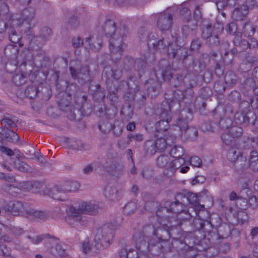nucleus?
<instances>
[{"instance_id":"1","label":"nucleus","mask_w":258,"mask_h":258,"mask_svg":"<svg viewBox=\"0 0 258 258\" xmlns=\"http://www.w3.org/2000/svg\"><path fill=\"white\" fill-rule=\"evenodd\" d=\"M97 208V206L95 202H82L79 204L78 209L71 207L67 210V211L69 217L67 221L73 226L82 225L80 214H93L95 212Z\"/></svg>"},{"instance_id":"2","label":"nucleus","mask_w":258,"mask_h":258,"mask_svg":"<svg viewBox=\"0 0 258 258\" xmlns=\"http://www.w3.org/2000/svg\"><path fill=\"white\" fill-rule=\"evenodd\" d=\"M114 230L115 228L111 224L103 225L96 231L95 236V242L97 244L100 242L102 244L104 243L106 245L110 244L113 240Z\"/></svg>"},{"instance_id":"3","label":"nucleus","mask_w":258,"mask_h":258,"mask_svg":"<svg viewBox=\"0 0 258 258\" xmlns=\"http://www.w3.org/2000/svg\"><path fill=\"white\" fill-rule=\"evenodd\" d=\"M159 138L156 140L155 144L152 141H148L145 144V149L149 154H153L157 151H163L167 144L165 139L161 138V136L157 137Z\"/></svg>"},{"instance_id":"4","label":"nucleus","mask_w":258,"mask_h":258,"mask_svg":"<svg viewBox=\"0 0 258 258\" xmlns=\"http://www.w3.org/2000/svg\"><path fill=\"white\" fill-rule=\"evenodd\" d=\"M123 46V43L122 37H113L111 38L110 41V49L112 54V56L113 57L114 55H116L115 57H114V58L117 59L121 56Z\"/></svg>"},{"instance_id":"5","label":"nucleus","mask_w":258,"mask_h":258,"mask_svg":"<svg viewBox=\"0 0 258 258\" xmlns=\"http://www.w3.org/2000/svg\"><path fill=\"white\" fill-rule=\"evenodd\" d=\"M161 120L156 124L157 129V137L160 134H163L168 127V123L171 119V116L168 112H162L160 115Z\"/></svg>"},{"instance_id":"6","label":"nucleus","mask_w":258,"mask_h":258,"mask_svg":"<svg viewBox=\"0 0 258 258\" xmlns=\"http://www.w3.org/2000/svg\"><path fill=\"white\" fill-rule=\"evenodd\" d=\"M104 196L109 200L114 201L120 198L118 191L114 187L107 186L104 190Z\"/></svg>"},{"instance_id":"7","label":"nucleus","mask_w":258,"mask_h":258,"mask_svg":"<svg viewBox=\"0 0 258 258\" xmlns=\"http://www.w3.org/2000/svg\"><path fill=\"white\" fill-rule=\"evenodd\" d=\"M171 25V16L168 15L167 16L161 17L159 18L158 25L161 30H166L170 28Z\"/></svg>"},{"instance_id":"8","label":"nucleus","mask_w":258,"mask_h":258,"mask_svg":"<svg viewBox=\"0 0 258 258\" xmlns=\"http://www.w3.org/2000/svg\"><path fill=\"white\" fill-rule=\"evenodd\" d=\"M90 41H93V40L90 38H86L85 40L82 41L79 37H76L74 38L73 40V45L75 47H78L82 44L84 45L85 47L90 46L91 48H92L93 49L97 50V49L95 48V46L92 47Z\"/></svg>"},{"instance_id":"9","label":"nucleus","mask_w":258,"mask_h":258,"mask_svg":"<svg viewBox=\"0 0 258 258\" xmlns=\"http://www.w3.org/2000/svg\"><path fill=\"white\" fill-rule=\"evenodd\" d=\"M184 163L185 161L183 158L181 157L175 158L174 159L171 161L167 167L170 168L171 172L172 173L175 170L180 168Z\"/></svg>"},{"instance_id":"10","label":"nucleus","mask_w":258,"mask_h":258,"mask_svg":"<svg viewBox=\"0 0 258 258\" xmlns=\"http://www.w3.org/2000/svg\"><path fill=\"white\" fill-rule=\"evenodd\" d=\"M79 188V184L76 181H67L65 183L64 188L62 190L64 192L74 191Z\"/></svg>"},{"instance_id":"11","label":"nucleus","mask_w":258,"mask_h":258,"mask_svg":"<svg viewBox=\"0 0 258 258\" xmlns=\"http://www.w3.org/2000/svg\"><path fill=\"white\" fill-rule=\"evenodd\" d=\"M187 199L189 203L195 206V210L196 212L198 210L201 211L204 208L203 206L198 204V198L196 194H191L189 195Z\"/></svg>"},{"instance_id":"12","label":"nucleus","mask_w":258,"mask_h":258,"mask_svg":"<svg viewBox=\"0 0 258 258\" xmlns=\"http://www.w3.org/2000/svg\"><path fill=\"white\" fill-rule=\"evenodd\" d=\"M184 153L183 149L180 146H175L173 147L170 152V155L173 157H181Z\"/></svg>"},{"instance_id":"13","label":"nucleus","mask_w":258,"mask_h":258,"mask_svg":"<svg viewBox=\"0 0 258 258\" xmlns=\"http://www.w3.org/2000/svg\"><path fill=\"white\" fill-rule=\"evenodd\" d=\"M104 31L107 35H111L115 31L114 24L111 21L107 22L104 26Z\"/></svg>"},{"instance_id":"14","label":"nucleus","mask_w":258,"mask_h":258,"mask_svg":"<svg viewBox=\"0 0 258 258\" xmlns=\"http://www.w3.org/2000/svg\"><path fill=\"white\" fill-rule=\"evenodd\" d=\"M136 209V205L134 202L127 203L123 208V212L125 214L130 215L133 213Z\"/></svg>"},{"instance_id":"15","label":"nucleus","mask_w":258,"mask_h":258,"mask_svg":"<svg viewBox=\"0 0 258 258\" xmlns=\"http://www.w3.org/2000/svg\"><path fill=\"white\" fill-rule=\"evenodd\" d=\"M0 254L4 256V258H14L10 255V250L5 245L0 246Z\"/></svg>"},{"instance_id":"16","label":"nucleus","mask_w":258,"mask_h":258,"mask_svg":"<svg viewBox=\"0 0 258 258\" xmlns=\"http://www.w3.org/2000/svg\"><path fill=\"white\" fill-rule=\"evenodd\" d=\"M13 81L16 85H21L25 82L24 77L21 75L17 74L13 77Z\"/></svg>"},{"instance_id":"17","label":"nucleus","mask_w":258,"mask_h":258,"mask_svg":"<svg viewBox=\"0 0 258 258\" xmlns=\"http://www.w3.org/2000/svg\"><path fill=\"white\" fill-rule=\"evenodd\" d=\"M190 164L196 167H200L202 165V161L198 157L194 156L191 158L190 160Z\"/></svg>"},{"instance_id":"18","label":"nucleus","mask_w":258,"mask_h":258,"mask_svg":"<svg viewBox=\"0 0 258 258\" xmlns=\"http://www.w3.org/2000/svg\"><path fill=\"white\" fill-rule=\"evenodd\" d=\"M168 158L165 156H161L157 159V164L159 166L163 167L167 164Z\"/></svg>"},{"instance_id":"19","label":"nucleus","mask_w":258,"mask_h":258,"mask_svg":"<svg viewBox=\"0 0 258 258\" xmlns=\"http://www.w3.org/2000/svg\"><path fill=\"white\" fill-rule=\"evenodd\" d=\"M226 29L227 33L229 34L234 33L237 30L236 25L234 23H230L227 26Z\"/></svg>"},{"instance_id":"20","label":"nucleus","mask_w":258,"mask_h":258,"mask_svg":"<svg viewBox=\"0 0 258 258\" xmlns=\"http://www.w3.org/2000/svg\"><path fill=\"white\" fill-rule=\"evenodd\" d=\"M16 168L21 171L26 172L29 170V166L24 162H20L16 165Z\"/></svg>"},{"instance_id":"21","label":"nucleus","mask_w":258,"mask_h":258,"mask_svg":"<svg viewBox=\"0 0 258 258\" xmlns=\"http://www.w3.org/2000/svg\"><path fill=\"white\" fill-rule=\"evenodd\" d=\"M205 178L203 176H197L194 178L191 181V184L195 185L199 183H203L205 181Z\"/></svg>"},{"instance_id":"22","label":"nucleus","mask_w":258,"mask_h":258,"mask_svg":"<svg viewBox=\"0 0 258 258\" xmlns=\"http://www.w3.org/2000/svg\"><path fill=\"white\" fill-rule=\"evenodd\" d=\"M0 151L4 153L6 155L10 156H13L14 154V152L12 150L6 147H1Z\"/></svg>"},{"instance_id":"23","label":"nucleus","mask_w":258,"mask_h":258,"mask_svg":"<svg viewBox=\"0 0 258 258\" xmlns=\"http://www.w3.org/2000/svg\"><path fill=\"white\" fill-rule=\"evenodd\" d=\"M241 9H235L233 12V14H232L233 16L235 18H237V17H238V16L239 17H241L246 14V10H244V13L243 14H241Z\"/></svg>"},{"instance_id":"24","label":"nucleus","mask_w":258,"mask_h":258,"mask_svg":"<svg viewBox=\"0 0 258 258\" xmlns=\"http://www.w3.org/2000/svg\"><path fill=\"white\" fill-rule=\"evenodd\" d=\"M258 161V154L256 152H252L250 154L249 162Z\"/></svg>"},{"instance_id":"25","label":"nucleus","mask_w":258,"mask_h":258,"mask_svg":"<svg viewBox=\"0 0 258 258\" xmlns=\"http://www.w3.org/2000/svg\"><path fill=\"white\" fill-rule=\"evenodd\" d=\"M249 204L252 207L254 208L257 206V200L255 197H251L248 201Z\"/></svg>"},{"instance_id":"26","label":"nucleus","mask_w":258,"mask_h":258,"mask_svg":"<svg viewBox=\"0 0 258 258\" xmlns=\"http://www.w3.org/2000/svg\"><path fill=\"white\" fill-rule=\"evenodd\" d=\"M90 244L88 241H85L82 244V249L84 252L87 253L90 250Z\"/></svg>"},{"instance_id":"27","label":"nucleus","mask_w":258,"mask_h":258,"mask_svg":"<svg viewBox=\"0 0 258 258\" xmlns=\"http://www.w3.org/2000/svg\"><path fill=\"white\" fill-rule=\"evenodd\" d=\"M216 5L218 10H222L227 6V3L223 1H219L216 3Z\"/></svg>"},{"instance_id":"28","label":"nucleus","mask_w":258,"mask_h":258,"mask_svg":"<svg viewBox=\"0 0 258 258\" xmlns=\"http://www.w3.org/2000/svg\"><path fill=\"white\" fill-rule=\"evenodd\" d=\"M8 134L12 136L11 139L13 141H16L18 140L19 137L17 134L12 131H8Z\"/></svg>"},{"instance_id":"29","label":"nucleus","mask_w":258,"mask_h":258,"mask_svg":"<svg viewBox=\"0 0 258 258\" xmlns=\"http://www.w3.org/2000/svg\"><path fill=\"white\" fill-rule=\"evenodd\" d=\"M249 165L251 168L254 170H258V161L254 162H249Z\"/></svg>"},{"instance_id":"30","label":"nucleus","mask_w":258,"mask_h":258,"mask_svg":"<svg viewBox=\"0 0 258 258\" xmlns=\"http://www.w3.org/2000/svg\"><path fill=\"white\" fill-rule=\"evenodd\" d=\"M10 39L12 42L16 43L17 42L19 41V38L17 37L15 34H13L10 36Z\"/></svg>"},{"instance_id":"31","label":"nucleus","mask_w":258,"mask_h":258,"mask_svg":"<svg viewBox=\"0 0 258 258\" xmlns=\"http://www.w3.org/2000/svg\"><path fill=\"white\" fill-rule=\"evenodd\" d=\"M126 128L128 131H132L135 128V125L134 123L130 122L127 125Z\"/></svg>"},{"instance_id":"32","label":"nucleus","mask_w":258,"mask_h":258,"mask_svg":"<svg viewBox=\"0 0 258 258\" xmlns=\"http://www.w3.org/2000/svg\"><path fill=\"white\" fill-rule=\"evenodd\" d=\"M132 138L136 141H141L143 140L142 135L140 134L135 135Z\"/></svg>"},{"instance_id":"33","label":"nucleus","mask_w":258,"mask_h":258,"mask_svg":"<svg viewBox=\"0 0 258 258\" xmlns=\"http://www.w3.org/2000/svg\"><path fill=\"white\" fill-rule=\"evenodd\" d=\"M6 29V25L4 22H0V33L4 32Z\"/></svg>"},{"instance_id":"34","label":"nucleus","mask_w":258,"mask_h":258,"mask_svg":"<svg viewBox=\"0 0 258 258\" xmlns=\"http://www.w3.org/2000/svg\"><path fill=\"white\" fill-rule=\"evenodd\" d=\"M249 5L253 7H258V0H250Z\"/></svg>"},{"instance_id":"35","label":"nucleus","mask_w":258,"mask_h":258,"mask_svg":"<svg viewBox=\"0 0 258 258\" xmlns=\"http://www.w3.org/2000/svg\"><path fill=\"white\" fill-rule=\"evenodd\" d=\"M93 170V168L91 166L88 165L84 169V171L86 173H89L91 172Z\"/></svg>"},{"instance_id":"36","label":"nucleus","mask_w":258,"mask_h":258,"mask_svg":"<svg viewBox=\"0 0 258 258\" xmlns=\"http://www.w3.org/2000/svg\"><path fill=\"white\" fill-rule=\"evenodd\" d=\"M188 169H189V167L187 166H185L184 167L180 168V172L181 173H186L188 171Z\"/></svg>"},{"instance_id":"37","label":"nucleus","mask_w":258,"mask_h":258,"mask_svg":"<svg viewBox=\"0 0 258 258\" xmlns=\"http://www.w3.org/2000/svg\"><path fill=\"white\" fill-rule=\"evenodd\" d=\"M229 198L231 200H234L236 198V194L234 192H232Z\"/></svg>"},{"instance_id":"38","label":"nucleus","mask_w":258,"mask_h":258,"mask_svg":"<svg viewBox=\"0 0 258 258\" xmlns=\"http://www.w3.org/2000/svg\"><path fill=\"white\" fill-rule=\"evenodd\" d=\"M258 233V229L254 228L251 231V234L253 236L256 235Z\"/></svg>"},{"instance_id":"39","label":"nucleus","mask_w":258,"mask_h":258,"mask_svg":"<svg viewBox=\"0 0 258 258\" xmlns=\"http://www.w3.org/2000/svg\"><path fill=\"white\" fill-rule=\"evenodd\" d=\"M177 124L179 126L181 130H185L186 128V125L185 124L184 125L181 126L179 121L177 122Z\"/></svg>"},{"instance_id":"40","label":"nucleus","mask_w":258,"mask_h":258,"mask_svg":"<svg viewBox=\"0 0 258 258\" xmlns=\"http://www.w3.org/2000/svg\"><path fill=\"white\" fill-rule=\"evenodd\" d=\"M70 70H71V74H72L73 77H74L75 76H76V73H75V70H73L72 68H71Z\"/></svg>"},{"instance_id":"41","label":"nucleus","mask_w":258,"mask_h":258,"mask_svg":"<svg viewBox=\"0 0 258 258\" xmlns=\"http://www.w3.org/2000/svg\"><path fill=\"white\" fill-rule=\"evenodd\" d=\"M41 241V238H40L39 237H36V243H38L39 242H40Z\"/></svg>"},{"instance_id":"42","label":"nucleus","mask_w":258,"mask_h":258,"mask_svg":"<svg viewBox=\"0 0 258 258\" xmlns=\"http://www.w3.org/2000/svg\"><path fill=\"white\" fill-rule=\"evenodd\" d=\"M236 154V152L235 151V152H229L228 153V156L229 157H231V154Z\"/></svg>"},{"instance_id":"43","label":"nucleus","mask_w":258,"mask_h":258,"mask_svg":"<svg viewBox=\"0 0 258 258\" xmlns=\"http://www.w3.org/2000/svg\"><path fill=\"white\" fill-rule=\"evenodd\" d=\"M34 155H35V156L37 159H39V157H38V156H39V153H38V152H36V153H35Z\"/></svg>"},{"instance_id":"44","label":"nucleus","mask_w":258,"mask_h":258,"mask_svg":"<svg viewBox=\"0 0 258 258\" xmlns=\"http://www.w3.org/2000/svg\"><path fill=\"white\" fill-rule=\"evenodd\" d=\"M226 136H227V135H224L222 136V139H223V140H224V141H225V142H226V141H225V140H226Z\"/></svg>"},{"instance_id":"45","label":"nucleus","mask_w":258,"mask_h":258,"mask_svg":"<svg viewBox=\"0 0 258 258\" xmlns=\"http://www.w3.org/2000/svg\"><path fill=\"white\" fill-rule=\"evenodd\" d=\"M200 228H202L203 227V223L202 222V221H200Z\"/></svg>"},{"instance_id":"46","label":"nucleus","mask_w":258,"mask_h":258,"mask_svg":"<svg viewBox=\"0 0 258 258\" xmlns=\"http://www.w3.org/2000/svg\"><path fill=\"white\" fill-rule=\"evenodd\" d=\"M36 258H42V256L40 254H37L36 255Z\"/></svg>"},{"instance_id":"47","label":"nucleus","mask_w":258,"mask_h":258,"mask_svg":"<svg viewBox=\"0 0 258 258\" xmlns=\"http://www.w3.org/2000/svg\"><path fill=\"white\" fill-rule=\"evenodd\" d=\"M133 190H134V191H135L136 190H137V186H134L133 188Z\"/></svg>"},{"instance_id":"48","label":"nucleus","mask_w":258,"mask_h":258,"mask_svg":"<svg viewBox=\"0 0 258 258\" xmlns=\"http://www.w3.org/2000/svg\"><path fill=\"white\" fill-rule=\"evenodd\" d=\"M195 44H197V42H193L191 44V46H193Z\"/></svg>"},{"instance_id":"49","label":"nucleus","mask_w":258,"mask_h":258,"mask_svg":"<svg viewBox=\"0 0 258 258\" xmlns=\"http://www.w3.org/2000/svg\"><path fill=\"white\" fill-rule=\"evenodd\" d=\"M3 239H4V241H9V240H7V239H6L5 237H4Z\"/></svg>"},{"instance_id":"50","label":"nucleus","mask_w":258,"mask_h":258,"mask_svg":"<svg viewBox=\"0 0 258 258\" xmlns=\"http://www.w3.org/2000/svg\"><path fill=\"white\" fill-rule=\"evenodd\" d=\"M239 130L240 134L241 133V129L240 128H237Z\"/></svg>"},{"instance_id":"51","label":"nucleus","mask_w":258,"mask_h":258,"mask_svg":"<svg viewBox=\"0 0 258 258\" xmlns=\"http://www.w3.org/2000/svg\"><path fill=\"white\" fill-rule=\"evenodd\" d=\"M185 11H186L187 13H189L188 10L186 9V10H185Z\"/></svg>"},{"instance_id":"52","label":"nucleus","mask_w":258,"mask_h":258,"mask_svg":"<svg viewBox=\"0 0 258 258\" xmlns=\"http://www.w3.org/2000/svg\"><path fill=\"white\" fill-rule=\"evenodd\" d=\"M222 120H221L220 122V124H222Z\"/></svg>"},{"instance_id":"53","label":"nucleus","mask_w":258,"mask_h":258,"mask_svg":"<svg viewBox=\"0 0 258 258\" xmlns=\"http://www.w3.org/2000/svg\"><path fill=\"white\" fill-rule=\"evenodd\" d=\"M8 170H10V169L9 168H8Z\"/></svg>"},{"instance_id":"54","label":"nucleus","mask_w":258,"mask_h":258,"mask_svg":"<svg viewBox=\"0 0 258 258\" xmlns=\"http://www.w3.org/2000/svg\"><path fill=\"white\" fill-rule=\"evenodd\" d=\"M54 199L58 200V199H56V198H55V197H54Z\"/></svg>"},{"instance_id":"55","label":"nucleus","mask_w":258,"mask_h":258,"mask_svg":"<svg viewBox=\"0 0 258 258\" xmlns=\"http://www.w3.org/2000/svg\"><path fill=\"white\" fill-rule=\"evenodd\" d=\"M242 258H246V257H242Z\"/></svg>"}]
</instances>
